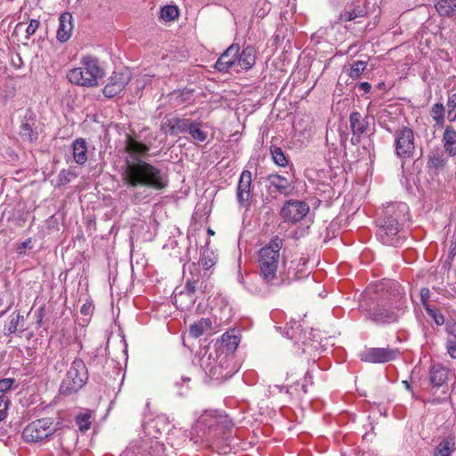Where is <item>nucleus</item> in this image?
<instances>
[{
    "label": "nucleus",
    "instance_id": "obj_14",
    "mask_svg": "<svg viewBox=\"0 0 456 456\" xmlns=\"http://www.w3.org/2000/svg\"><path fill=\"white\" fill-rule=\"evenodd\" d=\"M309 209L308 204L305 201L289 200L281 208L280 215L285 222L296 224L305 217Z\"/></svg>",
    "mask_w": 456,
    "mask_h": 456
},
{
    "label": "nucleus",
    "instance_id": "obj_17",
    "mask_svg": "<svg viewBox=\"0 0 456 456\" xmlns=\"http://www.w3.org/2000/svg\"><path fill=\"white\" fill-rule=\"evenodd\" d=\"M370 120H373V118L368 116L362 117L358 111H353L350 114L349 123L353 133L351 142L354 145L358 144L361 142V136L369 131Z\"/></svg>",
    "mask_w": 456,
    "mask_h": 456
},
{
    "label": "nucleus",
    "instance_id": "obj_51",
    "mask_svg": "<svg viewBox=\"0 0 456 456\" xmlns=\"http://www.w3.org/2000/svg\"><path fill=\"white\" fill-rule=\"evenodd\" d=\"M420 297V302L423 305L424 309H426L427 306H430L428 304V300L430 298V290L428 288H422L419 292Z\"/></svg>",
    "mask_w": 456,
    "mask_h": 456
},
{
    "label": "nucleus",
    "instance_id": "obj_58",
    "mask_svg": "<svg viewBox=\"0 0 456 456\" xmlns=\"http://www.w3.org/2000/svg\"><path fill=\"white\" fill-rule=\"evenodd\" d=\"M358 88L362 91L364 94H368L370 92L371 90V86L370 83L368 82H361L359 85H358Z\"/></svg>",
    "mask_w": 456,
    "mask_h": 456
},
{
    "label": "nucleus",
    "instance_id": "obj_11",
    "mask_svg": "<svg viewBox=\"0 0 456 456\" xmlns=\"http://www.w3.org/2000/svg\"><path fill=\"white\" fill-rule=\"evenodd\" d=\"M56 430V424L52 418H42L29 423L23 429L22 437L27 442H39L53 435Z\"/></svg>",
    "mask_w": 456,
    "mask_h": 456
},
{
    "label": "nucleus",
    "instance_id": "obj_1",
    "mask_svg": "<svg viewBox=\"0 0 456 456\" xmlns=\"http://www.w3.org/2000/svg\"><path fill=\"white\" fill-rule=\"evenodd\" d=\"M359 309L366 320L379 326L396 323L408 310L400 284L395 281H378L362 294Z\"/></svg>",
    "mask_w": 456,
    "mask_h": 456
},
{
    "label": "nucleus",
    "instance_id": "obj_48",
    "mask_svg": "<svg viewBox=\"0 0 456 456\" xmlns=\"http://www.w3.org/2000/svg\"><path fill=\"white\" fill-rule=\"evenodd\" d=\"M445 331L448 334L447 340H456V318L446 322Z\"/></svg>",
    "mask_w": 456,
    "mask_h": 456
},
{
    "label": "nucleus",
    "instance_id": "obj_13",
    "mask_svg": "<svg viewBox=\"0 0 456 456\" xmlns=\"http://www.w3.org/2000/svg\"><path fill=\"white\" fill-rule=\"evenodd\" d=\"M400 355L398 348L370 347L359 354L361 361L371 363H385L395 360Z\"/></svg>",
    "mask_w": 456,
    "mask_h": 456
},
{
    "label": "nucleus",
    "instance_id": "obj_35",
    "mask_svg": "<svg viewBox=\"0 0 456 456\" xmlns=\"http://www.w3.org/2000/svg\"><path fill=\"white\" fill-rule=\"evenodd\" d=\"M211 320L209 318H201L197 322H194L190 326L189 336L194 338H198L207 331L211 330Z\"/></svg>",
    "mask_w": 456,
    "mask_h": 456
},
{
    "label": "nucleus",
    "instance_id": "obj_27",
    "mask_svg": "<svg viewBox=\"0 0 456 456\" xmlns=\"http://www.w3.org/2000/svg\"><path fill=\"white\" fill-rule=\"evenodd\" d=\"M46 360L49 364H53L55 370H61L67 364V351L64 348L55 346V347L49 346Z\"/></svg>",
    "mask_w": 456,
    "mask_h": 456
},
{
    "label": "nucleus",
    "instance_id": "obj_15",
    "mask_svg": "<svg viewBox=\"0 0 456 456\" xmlns=\"http://www.w3.org/2000/svg\"><path fill=\"white\" fill-rule=\"evenodd\" d=\"M252 174L249 170H243L236 190V198L241 208H248L252 199Z\"/></svg>",
    "mask_w": 456,
    "mask_h": 456
},
{
    "label": "nucleus",
    "instance_id": "obj_18",
    "mask_svg": "<svg viewBox=\"0 0 456 456\" xmlns=\"http://www.w3.org/2000/svg\"><path fill=\"white\" fill-rule=\"evenodd\" d=\"M19 134L25 142L34 143L38 140L39 134L36 126L35 115L30 110H26L21 119Z\"/></svg>",
    "mask_w": 456,
    "mask_h": 456
},
{
    "label": "nucleus",
    "instance_id": "obj_19",
    "mask_svg": "<svg viewBox=\"0 0 456 456\" xmlns=\"http://www.w3.org/2000/svg\"><path fill=\"white\" fill-rule=\"evenodd\" d=\"M27 329L24 316L20 312L14 311L9 315L8 321L4 325V334L7 337L16 335L20 338Z\"/></svg>",
    "mask_w": 456,
    "mask_h": 456
},
{
    "label": "nucleus",
    "instance_id": "obj_47",
    "mask_svg": "<svg viewBox=\"0 0 456 456\" xmlns=\"http://www.w3.org/2000/svg\"><path fill=\"white\" fill-rule=\"evenodd\" d=\"M425 310L437 326H442L446 323L444 314L438 308L430 305L427 306Z\"/></svg>",
    "mask_w": 456,
    "mask_h": 456
},
{
    "label": "nucleus",
    "instance_id": "obj_56",
    "mask_svg": "<svg viewBox=\"0 0 456 456\" xmlns=\"http://www.w3.org/2000/svg\"><path fill=\"white\" fill-rule=\"evenodd\" d=\"M70 175L72 174L69 171L61 170L59 174V181L61 184H66L70 182Z\"/></svg>",
    "mask_w": 456,
    "mask_h": 456
},
{
    "label": "nucleus",
    "instance_id": "obj_25",
    "mask_svg": "<svg viewBox=\"0 0 456 456\" xmlns=\"http://www.w3.org/2000/svg\"><path fill=\"white\" fill-rule=\"evenodd\" d=\"M123 456H165L164 445L159 442H151L150 446L126 450Z\"/></svg>",
    "mask_w": 456,
    "mask_h": 456
},
{
    "label": "nucleus",
    "instance_id": "obj_21",
    "mask_svg": "<svg viewBox=\"0 0 456 456\" xmlns=\"http://www.w3.org/2000/svg\"><path fill=\"white\" fill-rule=\"evenodd\" d=\"M57 436L62 456H70L76 449L77 442V432L72 429H65L58 433Z\"/></svg>",
    "mask_w": 456,
    "mask_h": 456
},
{
    "label": "nucleus",
    "instance_id": "obj_26",
    "mask_svg": "<svg viewBox=\"0 0 456 456\" xmlns=\"http://www.w3.org/2000/svg\"><path fill=\"white\" fill-rule=\"evenodd\" d=\"M308 384H313L312 376L309 371L305 373L304 379L302 381H297L291 386L286 387V393L295 400H301L307 393Z\"/></svg>",
    "mask_w": 456,
    "mask_h": 456
},
{
    "label": "nucleus",
    "instance_id": "obj_52",
    "mask_svg": "<svg viewBox=\"0 0 456 456\" xmlns=\"http://www.w3.org/2000/svg\"><path fill=\"white\" fill-rule=\"evenodd\" d=\"M15 379L12 378L0 379V392L5 393L9 391L12 388Z\"/></svg>",
    "mask_w": 456,
    "mask_h": 456
},
{
    "label": "nucleus",
    "instance_id": "obj_61",
    "mask_svg": "<svg viewBox=\"0 0 456 456\" xmlns=\"http://www.w3.org/2000/svg\"><path fill=\"white\" fill-rule=\"evenodd\" d=\"M403 385H404L405 388H406L408 391H410V392H411V393L413 394V392H412V387H411V385L410 384V382H409V381H407V380H404V381H403Z\"/></svg>",
    "mask_w": 456,
    "mask_h": 456
},
{
    "label": "nucleus",
    "instance_id": "obj_53",
    "mask_svg": "<svg viewBox=\"0 0 456 456\" xmlns=\"http://www.w3.org/2000/svg\"><path fill=\"white\" fill-rule=\"evenodd\" d=\"M35 316H36V325H37V328H40L43 325V320H44V318L45 316V305H41L35 312Z\"/></svg>",
    "mask_w": 456,
    "mask_h": 456
},
{
    "label": "nucleus",
    "instance_id": "obj_5",
    "mask_svg": "<svg viewBox=\"0 0 456 456\" xmlns=\"http://www.w3.org/2000/svg\"><path fill=\"white\" fill-rule=\"evenodd\" d=\"M283 246L284 240L275 235L257 252L259 274L267 284L273 285L278 281L277 271L281 257L280 251Z\"/></svg>",
    "mask_w": 456,
    "mask_h": 456
},
{
    "label": "nucleus",
    "instance_id": "obj_6",
    "mask_svg": "<svg viewBox=\"0 0 456 456\" xmlns=\"http://www.w3.org/2000/svg\"><path fill=\"white\" fill-rule=\"evenodd\" d=\"M450 370L440 363L433 364L428 371V385L426 387L429 397L426 403L442 404L451 399L452 387L449 385Z\"/></svg>",
    "mask_w": 456,
    "mask_h": 456
},
{
    "label": "nucleus",
    "instance_id": "obj_36",
    "mask_svg": "<svg viewBox=\"0 0 456 456\" xmlns=\"http://www.w3.org/2000/svg\"><path fill=\"white\" fill-rule=\"evenodd\" d=\"M445 164L446 159L442 151L436 150L429 154L428 160V169L437 172L442 170L445 167Z\"/></svg>",
    "mask_w": 456,
    "mask_h": 456
},
{
    "label": "nucleus",
    "instance_id": "obj_29",
    "mask_svg": "<svg viewBox=\"0 0 456 456\" xmlns=\"http://www.w3.org/2000/svg\"><path fill=\"white\" fill-rule=\"evenodd\" d=\"M220 354H218L217 351H209L208 349H204V352L201 353L200 356V365L201 369L205 371L207 375L209 376L214 367H216Z\"/></svg>",
    "mask_w": 456,
    "mask_h": 456
},
{
    "label": "nucleus",
    "instance_id": "obj_34",
    "mask_svg": "<svg viewBox=\"0 0 456 456\" xmlns=\"http://www.w3.org/2000/svg\"><path fill=\"white\" fill-rule=\"evenodd\" d=\"M266 179L269 182L270 186L273 187L276 191L284 195L289 194L290 183L285 176H282L279 174H271L267 176Z\"/></svg>",
    "mask_w": 456,
    "mask_h": 456
},
{
    "label": "nucleus",
    "instance_id": "obj_23",
    "mask_svg": "<svg viewBox=\"0 0 456 456\" xmlns=\"http://www.w3.org/2000/svg\"><path fill=\"white\" fill-rule=\"evenodd\" d=\"M73 17L69 12H62L59 17V26L56 32V38L61 43L67 42L73 31Z\"/></svg>",
    "mask_w": 456,
    "mask_h": 456
},
{
    "label": "nucleus",
    "instance_id": "obj_8",
    "mask_svg": "<svg viewBox=\"0 0 456 456\" xmlns=\"http://www.w3.org/2000/svg\"><path fill=\"white\" fill-rule=\"evenodd\" d=\"M88 379V371L84 361L75 358L61 384V393L71 395L81 389Z\"/></svg>",
    "mask_w": 456,
    "mask_h": 456
},
{
    "label": "nucleus",
    "instance_id": "obj_45",
    "mask_svg": "<svg viewBox=\"0 0 456 456\" xmlns=\"http://www.w3.org/2000/svg\"><path fill=\"white\" fill-rule=\"evenodd\" d=\"M178 16L179 10L175 5H165L160 10V18L166 21L175 20Z\"/></svg>",
    "mask_w": 456,
    "mask_h": 456
},
{
    "label": "nucleus",
    "instance_id": "obj_33",
    "mask_svg": "<svg viewBox=\"0 0 456 456\" xmlns=\"http://www.w3.org/2000/svg\"><path fill=\"white\" fill-rule=\"evenodd\" d=\"M73 159L78 165H84L87 160L86 142L83 138L76 139L72 144Z\"/></svg>",
    "mask_w": 456,
    "mask_h": 456
},
{
    "label": "nucleus",
    "instance_id": "obj_24",
    "mask_svg": "<svg viewBox=\"0 0 456 456\" xmlns=\"http://www.w3.org/2000/svg\"><path fill=\"white\" fill-rule=\"evenodd\" d=\"M192 119L174 117L165 120L162 124V129L166 134L170 135H177L178 134H185L188 131L190 122Z\"/></svg>",
    "mask_w": 456,
    "mask_h": 456
},
{
    "label": "nucleus",
    "instance_id": "obj_2",
    "mask_svg": "<svg viewBox=\"0 0 456 456\" xmlns=\"http://www.w3.org/2000/svg\"><path fill=\"white\" fill-rule=\"evenodd\" d=\"M410 209L406 203H390L384 207L376 219V237L384 245L398 248L409 236L406 223Z\"/></svg>",
    "mask_w": 456,
    "mask_h": 456
},
{
    "label": "nucleus",
    "instance_id": "obj_9",
    "mask_svg": "<svg viewBox=\"0 0 456 456\" xmlns=\"http://www.w3.org/2000/svg\"><path fill=\"white\" fill-rule=\"evenodd\" d=\"M190 273L191 277L187 278L183 289L175 292L173 297L174 305L181 310L191 309L196 302L194 294L200 281V271L195 264L190 267Z\"/></svg>",
    "mask_w": 456,
    "mask_h": 456
},
{
    "label": "nucleus",
    "instance_id": "obj_62",
    "mask_svg": "<svg viewBox=\"0 0 456 456\" xmlns=\"http://www.w3.org/2000/svg\"><path fill=\"white\" fill-rule=\"evenodd\" d=\"M419 322L422 325V330L424 331V334L426 335L427 331L428 330V327L422 322V320H419Z\"/></svg>",
    "mask_w": 456,
    "mask_h": 456
},
{
    "label": "nucleus",
    "instance_id": "obj_16",
    "mask_svg": "<svg viewBox=\"0 0 456 456\" xmlns=\"http://www.w3.org/2000/svg\"><path fill=\"white\" fill-rule=\"evenodd\" d=\"M240 45L232 44L217 59L215 69L222 73L237 72V56Z\"/></svg>",
    "mask_w": 456,
    "mask_h": 456
},
{
    "label": "nucleus",
    "instance_id": "obj_59",
    "mask_svg": "<svg viewBox=\"0 0 456 456\" xmlns=\"http://www.w3.org/2000/svg\"><path fill=\"white\" fill-rule=\"evenodd\" d=\"M92 309H93V307H92V305L90 304H88V305L87 304H84L82 305V307H81L80 312H81L82 314L88 315V314H91Z\"/></svg>",
    "mask_w": 456,
    "mask_h": 456
},
{
    "label": "nucleus",
    "instance_id": "obj_39",
    "mask_svg": "<svg viewBox=\"0 0 456 456\" xmlns=\"http://www.w3.org/2000/svg\"><path fill=\"white\" fill-rule=\"evenodd\" d=\"M367 15L365 7L356 5L354 8L349 11H344L339 14L338 20L340 21H352L356 18H362Z\"/></svg>",
    "mask_w": 456,
    "mask_h": 456
},
{
    "label": "nucleus",
    "instance_id": "obj_64",
    "mask_svg": "<svg viewBox=\"0 0 456 456\" xmlns=\"http://www.w3.org/2000/svg\"><path fill=\"white\" fill-rule=\"evenodd\" d=\"M10 307H11V306H9L6 310L2 311V312L0 313V318H1V317H3V316L7 313V311H9Z\"/></svg>",
    "mask_w": 456,
    "mask_h": 456
},
{
    "label": "nucleus",
    "instance_id": "obj_40",
    "mask_svg": "<svg viewBox=\"0 0 456 456\" xmlns=\"http://www.w3.org/2000/svg\"><path fill=\"white\" fill-rule=\"evenodd\" d=\"M187 133L193 140L198 142H205L208 138L207 132L201 129V122L197 120L192 119L191 122H190Z\"/></svg>",
    "mask_w": 456,
    "mask_h": 456
},
{
    "label": "nucleus",
    "instance_id": "obj_57",
    "mask_svg": "<svg viewBox=\"0 0 456 456\" xmlns=\"http://www.w3.org/2000/svg\"><path fill=\"white\" fill-rule=\"evenodd\" d=\"M30 243H31V238H28L27 240H25L22 243H20V245H19V247L17 248V253L19 255H23L25 254V249L27 248H31L30 247Z\"/></svg>",
    "mask_w": 456,
    "mask_h": 456
},
{
    "label": "nucleus",
    "instance_id": "obj_43",
    "mask_svg": "<svg viewBox=\"0 0 456 456\" xmlns=\"http://www.w3.org/2000/svg\"><path fill=\"white\" fill-rule=\"evenodd\" d=\"M366 68H367V61H354L349 69L348 76L352 79L356 80L361 77L362 72L366 69Z\"/></svg>",
    "mask_w": 456,
    "mask_h": 456
},
{
    "label": "nucleus",
    "instance_id": "obj_63",
    "mask_svg": "<svg viewBox=\"0 0 456 456\" xmlns=\"http://www.w3.org/2000/svg\"><path fill=\"white\" fill-rule=\"evenodd\" d=\"M336 4H340L345 3L346 0H331Z\"/></svg>",
    "mask_w": 456,
    "mask_h": 456
},
{
    "label": "nucleus",
    "instance_id": "obj_60",
    "mask_svg": "<svg viewBox=\"0 0 456 456\" xmlns=\"http://www.w3.org/2000/svg\"><path fill=\"white\" fill-rule=\"evenodd\" d=\"M451 249H452V251H456V230L454 231V233L452 236Z\"/></svg>",
    "mask_w": 456,
    "mask_h": 456
},
{
    "label": "nucleus",
    "instance_id": "obj_44",
    "mask_svg": "<svg viewBox=\"0 0 456 456\" xmlns=\"http://www.w3.org/2000/svg\"><path fill=\"white\" fill-rule=\"evenodd\" d=\"M445 109L443 103L434 104L430 110V115L437 125H443L444 122Z\"/></svg>",
    "mask_w": 456,
    "mask_h": 456
},
{
    "label": "nucleus",
    "instance_id": "obj_4",
    "mask_svg": "<svg viewBox=\"0 0 456 456\" xmlns=\"http://www.w3.org/2000/svg\"><path fill=\"white\" fill-rule=\"evenodd\" d=\"M123 180L128 186H145L155 191L166 189L169 183L167 172L144 160L137 162L126 160Z\"/></svg>",
    "mask_w": 456,
    "mask_h": 456
},
{
    "label": "nucleus",
    "instance_id": "obj_50",
    "mask_svg": "<svg viewBox=\"0 0 456 456\" xmlns=\"http://www.w3.org/2000/svg\"><path fill=\"white\" fill-rule=\"evenodd\" d=\"M9 404L10 401L5 396H0V421L6 418Z\"/></svg>",
    "mask_w": 456,
    "mask_h": 456
},
{
    "label": "nucleus",
    "instance_id": "obj_3",
    "mask_svg": "<svg viewBox=\"0 0 456 456\" xmlns=\"http://www.w3.org/2000/svg\"><path fill=\"white\" fill-rule=\"evenodd\" d=\"M194 429L213 450L218 453L227 452L233 429V423L227 415L216 410H206L197 419Z\"/></svg>",
    "mask_w": 456,
    "mask_h": 456
},
{
    "label": "nucleus",
    "instance_id": "obj_22",
    "mask_svg": "<svg viewBox=\"0 0 456 456\" xmlns=\"http://www.w3.org/2000/svg\"><path fill=\"white\" fill-rule=\"evenodd\" d=\"M256 50L252 45L245 46L241 51H238L237 56V73L241 70L250 69L256 63Z\"/></svg>",
    "mask_w": 456,
    "mask_h": 456
},
{
    "label": "nucleus",
    "instance_id": "obj_49",
    "mask_svg": "<svg viewBox=\"0 0 456 456\" xmlns=\"http://www.w3.org/2000/svg\"><path fill=\"white\" fill-rule=\"evenodd\" d=\"M200 264L205 270H208L215 265V262L208 252H204L200 256Z\"/></svg>",
    "mask_w": 456,
    "mask_h": 456
},
{
    "label": "nucleus",
    "instance_id": "obj_38",
    "mask_svg": "<svg viewBox=\"0 0 456 456\" xmlns=\"http://www.w3.org/2000/svg\"><path fill=\"white\" fill-rule=\"evenodd\" d=\"M93 417V412L89 410H86L76 415L75 423L81 432H86L90 429Z\"/></svg>",
    "mask_w": 456,
    "mask_h": 456
},
{
    "label": "nucleus",
    "instance_id": "obj_10",
    "mask_svg": "<svg viewBox=\"0 0 456 456\" xmlns=\"http://www.w3.org/2000/svg\"><path fill=\"white\" fill-rule=\"evenodd\" d=\"M393 135L395 155L403 162L412 159L416 151L415 134L412 128L402 126L393 133Z\"/></svg>",
    "mask_w": 456,
    "mask_h": 456
},
{
    "label": "nucleus",
    "instance_id": "obj_28",
    "mask_svg": "<svg viewBox=\"0 0 456 456\" xmlns=\"http://www.w3.org/2000/svg\"><path fill=\"white\" fill-rule=\"evenodd\" d=\"M456 450V437L449 434L441 438L434 449L433 456H452Z\"/></svg>",
    "mask_w": 456,
    "mask_h": 456
},
{
    "label": "nucleus",
    "instance_id": "obj_41",
    "mask_svg": "<svg viewBox=\"0 0 456 456\" xmlns=\"http://www.w3.org/2000/svg\"><path fill=\"white\" fill-rule=\"evenodd\" d=\"M221 343L230 353H233L239 346L240 338L233 332H224L221 337Z\"/></svg>",
    "mask_w": 456,
    "mask_h": 456
},
{
    "label": "nucleus",
    "instance_id": "obj_30",
    "mask_svg": "<svg viewBox=\"0 0 456 456\" xmlns=\"http://www.w3.org/2000/svg\"><path fill=\"white\" fill-rule=\"evenodd\" d=\"M229 369V361L226 355L220 354L219 360L209 374V377L214 379H227L232 376V371Z\"/></svg>",
    "mask_w": 456,
    "mask_h": 456
},
{
    "label": "nucleus",
    "instance_id": "obj_46",
    "mask_svg": "<svg viewBox=\"0 0 456 456\" xmlns=\"http://www.w3.org/2000/svg\"><path fill=\"white\" fill-rule=\"evenodd\" d=\"M447 118L450 122L456 120V93L448 95L446 103Z\"/></svg>",
    "mask_w": 456,
    "mask_h": 456
},
{
    "label": "nucleus",
    "instance_id": "obj_20",
    "mask_svg": "<svg viewBox=\"0 0 456 456\" xmlns=\"http://www.w3.org/2000/svg\"><path fill=\"white\" fill-rule=\"evenodd\" d=\"M126 150L129 154L126 159L130 162H137L142 160L141 158L147 154L150 151V147L145 143L137 141L135 138L127 135L126 141Z\"/></svg>",
    "mask_w": 456,
    "mask_h": 456
},
{
    "label": "nucleus",
    "instance_id": "obj_42",
    "mask_svg": "<svg viewBox=\"0 0 456 456\" xmlns=\"http://www.w3.org/2000/svg\"><path fill=\"white\" fill-rule=\"evenodd\" d=\"M270 152L273 161L279 167H285L289 165V157L285 154L281 147L272 145Z\"/></svg>",
    "mask_w": 456,
    "mask_h": 456
},
{
    "label": "nucleus",
    "instance_id": "obj_54",
    "mask_svg": "<svg viewBox=\"0 0 456 456\" xmlns=\"http://www.w3.org/2000/svg\"><path fill=\"white\" fill-rule=\"evenodd\" d=\"M445 349L451 358L456 359V340H446Z\"/></svg>",
    "mask_w": 456,
    "mask_h": 456
},
{
    "label": "nucleus",
    "instance_id": "obj_7",
    "mask_svg": "<svg viewBox=\"0 0 456 456\" xmlns=\"http://www.w3.org/2000/svg\"><path fill=\"white\" fill-rule=\"evenodd\" d=\"M105 75L100 61L94 56H84L80 66L70 69L67 78L71 84L84 87H94L99 85V79Z\"/></svg>",
    "mask_w": 456,
    "mask_h": 456
},
{
    "label": "nucleus",
    "instance_id": "obj_32",
    "mask_svg": "<svg viewBox=\"0 0 456 456\" xmlns=\"http://www.w3.org/2000/svg\"><path fill=\"white\" fill-rule=\"evenodd\" d=\"M444 151L451 157L456 156V130L449 126L443 134Z\"/></svg>",
    "mask_w": 456,
    "mask_h": 456
},
{
    "label": "nucleus",
    "instance_id": "obj_31",
    "mask_svg": "<svg viewBox=\"0 0 456 456\" xmlns=\"http://www.w3.org/2000/svg\"><path fill=\"white\" fill-rule=\"evenodd\" d=\"M284 335L296 342H304L305 334L303 332L301 324L297 321H290L283 327Z\"/></svg>",
    "mask_w": 456,
    "mask_h": 456
},
{
    "label": "nucleus",
    "instance_id": "obj_37",
    "mask_svg": "<svg viewBox=\"0 0 456 456\" xmlns=\"http://www.w3.org/2000/svg\"><path fill=\"white\" fill-rule=\"evenodd\" d=\"M435 8L441 17H451L456 12V0H436Z\"/></svg>",
    "mask_w": 456,
    "mask_h": 456
},
{
    "label": "nucleus",
    "instance_id": "obj_55",
    "mask_svg": "<svg viewBox=\"0 0 456 456\" xmlns=\"http://www.w3.org/2000/svg\"><path fill=\"white\" fill-rule=\"evenodd\" d=\"M39 24H40L39 20H35V19L30 20L28 25L26 28L27 37H29L30 36L35 34V32L37 31V29L39 27Z\"/></svg>",
    "mask_w": 456,
    "mask_h": 456
},
{
    "label": "nucleus",
    "instance_id": "obj_12",
    "mask_svg": "<svg viewBox=\"0 0 456 456\" xmlns=\"http://www.w3.org/2000/svg\"><path fill=\"white\" fill-rule=\"evenodd\" d=\"M131 80V72L127 69L115 70L108 78L102 93L107 98H113L123 93L125 87Z\"/></svg>",
    "mask_w": 456,
    "mask_h": 456
}]
</instances>
